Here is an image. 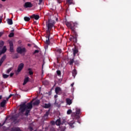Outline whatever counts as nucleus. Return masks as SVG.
Segmentation results:
<instances>
[{"label": "nucleus", "instance_id": "f257e3e1", "mask_svg": "<svg viewBox=\"0 0 131 131\" xmlns=\"http://www.w3.org/2000/svg\"><path fill=\"white\" fill-rule=\"evenodd\" d=\"M66 25L68 28H70L72 31L73 36L70 38V40L74 43H77L78 34L75 29L78 27L79 24L77 22L73 23L67 21L66 22Z\"/></svg>", "mask_w": 131, "mask_h": 131}, {"label": "nucleus", "instance_id": "f03ea898", "mask_svg": "<svg viewBox=\"0 0 131 131\" xmlns=\"http://www.w3.org/2000/svg\"><path fill=\"white\" fill-rule=\"evenodd\" d=\"M32 108V102L28 103L27 104H21L20 105L19 111L21 112H24L26 111V115H28V113L30 112V110Z\"/></svg>", "mask_w": 131, "mask_h": 131}, {"label": "nucleus", "instance_id": "7ed1b4c3", "mask_svg": "<svg viewBox=\"0 0 131 131\" xmlns=\"http://www.w3.org/2000/svg\"><path fill=\"white\" fill-rule=\"evenodd\" d=\"M50 18H52V19H50V30L55 27V24H56L55 20L58 21V18L56 17V15H50Z\"/></svg>", "mask_w": 131, "mask_h": 131}, {"label": "nucleus", "instance_id": "20e7f679", "mask_svg": "<svg viewBox=\"0 0 131 131\" xmlns=\"http://www.w3.org/2000/svg\"><path fill=\"white\" fill-rule=\"evenodd\" d=\"M4 42L3 41H0V56L3 55V54H5L6 52H7V48L6 46H4L2 50L1 49V47H3L4 46Z\"/></svg>", "mask_w": 131, "mask_h": 131}, {"label": "nucleus", "instance_id": "39448f33", "mask_svg": "<svg viewBox=\"0 0 131 131\" xmlns=\"http://www.w3.org/2000/svg\"><path fill=\"white\" fill-rule=\"evenodd\" d=\"M17 52L19 54H24L26 52V50L23 47H18L17 49Z\"/></svg>", "mask_w": 131, "mask_h": 131}, {"label": "nucleus", "instance_id": "423d86ee", "mask_svg": "<svg viewBox=\"0 0 131 131\" xmlns=\"http://www.w3.org/2000/svg\"><path fill=\"white\" fill-rule=\"evenodd\" d=\"M80 109L76 108V113H73V116L74 115V117H77V119H79L80 116L79 115H80Z\"/></svg>", "mask_w": 131, "mask_h": 131}, {"label": "nucleus", "instance_id": "0eeeda50", "mask_svg": "<svg viewBox=\"0 0 131 131\" xmlns=\"http://www.w3.org/2000/svg\"><path fill=\"white\" fill-rule=\"evenodd\" d=\"M55 93L56 95H61L62 94V89L59 86L55 88Z\"/></svg>", "mask_w": 131, "mask_h": 131}, {"label": "nucleus", "instance_id": "6e6552de", "mask_svg": "<svg viewBox=\"0 0 131 131\" xmlns=\"http://www.w3.org/2000/svg\"><path fill=\"white\" fill-rule=\"evenodd\" d=\"M50 38H49V36H48V39L46 40V42H45V50H47L48 49V48H49V45H50Z\"/></svg>", "mask_w": 131, "mask_h": 131}, {"label": "nucleus", "instance_id": "1a4fd4ad", "mask_svg": "<svg viewBox=\"0 0 131 131\" xmlns=\"http://www.w3.org/2000/svg\"><path fill=\"white\" fill-rule=\"evenodd\" d=\"M25 8H31L32 7V4L30 2H26L24 5Z\"/></svg>", "mask_w": 131, "mask_h": 131}, {"label": "nucleus", "instance_id": "9d476101", "mask_svg": "<svg viewBox=\"0 0 131 131\" xmlns=\"http://www.w3.org/2000/svg\"><path fill=\"white\" fill-rule=\"evenodd\" d=\"M23 67H24V64L20 63L18 66V69H17V72H20V71H21V70H22V69H23Z\"/></svg>", "mask_w": 131, "mask_h": 131}, {"label": "nucleus", "instance_id": "9b49d317", "mask_svg": "<svg viewBox=\"0 0 131 131\" xmlns=\"http://www.w3.org/2000/svg\"><path fill=\"white\" fill-rule=\"evenodd\" d=\"M30 18H32V19H35V20H38V19H39V16L38 15L34 14L31 16Z\"/></svg>", "mask_w": 131, "mask_h": 131}, {"label": "nucleus", "instance_id": "f8f14e48", "mask_svg": "<svg viewBox=\"0 0 131 131\" xmlns=\"http://www.w3.org/2000/svg\"><path fill=\"white\" fill-rule=\"evenodd\" d=\"M73 51L74 56H75L76 54H77L78 52V50L76 48H74V49H73Z\"/></svg>", "mask_w": 131, "mask_h": 131}, {"label": "nucleus", "instance_id": "ddd939ff", "mask_svg": "<svg viewBox=\"0 0 131 131\" xmlns=\"http://www.w3.org/2000/svg\"><path fill=\"white\" fill-rule=\"evenodd\" d=\"M29 80V77H27L25 78L24 83H23V85H25V84H26V83H27V82H28Z\"/></svg>", "mask_w": 131, "mask_h": 131}, {"label": "nucleus", "instance_id": "4468645a", "mask_svg": "<svg viewBox=\"0 0 131 131\" xmlns=\"http://www.w3.org/2000/svg\"><path fill=\"white\" fill-rule=\"evenodd\" d=\"M66 101H67V104L69 105H70L72 103V100H71L70 98H67Z\"/></svg>", "mask_w": 131, "mask_h": 131}, {"label": "nucleus", "instance_id": "2eb2a0df", "mask_svg": "<svg viewBox=\"0 0 131 131\" xmlns=\"http://www.w3.org/2000/svg\"><path fill=\"white\" fill-rule=\"evenodd\" d=\"M6 60V56H4L0 60V66H2V64L4 62V61Z\"/></svg>", "mask_w": 131, "mask_h": 131}, {"label": "nucleus", "instance_id": "dca6fc26", "mask_svg": "<svg viewBox=\"0 0 131 131\" xmlns=\"http://www.w3.org/2000/svg\"><path fill=\"white\" fill-rule=\"evenodd\" d=\"M77 75V71L75 69H74L72 71V76L75 78L76 75Z\"/></svg>", "mask_w": 131, "mask_h": 131}, {"label": "nucleus", "instance_id": "f3484780", "mask_svg": "<svg viewBox=\"0 0 131 131\" xmlns=\"http://www.w3.org/2000/svg\"><path fill=\"white\" fill-rule=\"evenodd\" d=\"M9 43H10V51L13 52V42L11 41L9 42Z\"/></svg>", "mask_w": 131, "mask_h": 131}, {"label": "nucleus", "instance_id": "a211bd4d", "mask_svg": "<svg viewBox=\"0 0 131 131\" xmlns=\"http://www.w3.org/2000/svg\"><path fill=\"white\" fill-rule=\"evenodd\" d=\"M7 104V101L6 100H3L1 103V107H5V105Z\"/></svg>", "mask_w": 131, "mask_h": 131}, {"label": "nucleus", "instance_id": "6ab92c4d", "mask_svg": "<svg viewBox=\"0 0 131 131\" xmlns=\"http://www.w3.org/2000/svg\"><path fill=\"white\" fill-rule=\"evenodd\" d=\"M75 121H72L70 122L69 123V124L70 126L71 127V128H74L73 124H74Z\"/></svg>", "mask_w": 131, "mask_h": 131}, {"label": "nucleus", "instance_id": "aec40b11", "mask_svg": "<svg viewBox=\"0 0 131 131\" xmlns=\"http://www.w3.org/2000/svg\"><path fill=\"white\" fill-rule=\"evenodd\" d=\"M55 123L58 126L61 125V120H60V119H58L55 122Z\"/></svg>", "mask_w": 131, "mask_h": 131}, {"label": "nucleus", "instance_id": "412c9836", "mask_svg": "<svg viewBox=\"0 0 131 131\" xmlns=\"http://www.w3.org/2000/svg\"><path fill=\"white\" fill-rule=\"evenodd\" d=\"M47 27L48 28L47 32L48 33H50V23H47Z\"/></svg>", "mask_w": 131, "mask_h": 131}, {"label": "nucleus", "instance_id": "4be33fe9", "mask_svg": "<svg viewBox=\"0 0 131 131\" xmlns=\"http://www.w3.org/2000/svg\"><path fill=\"white\" fill-rule=\"evenodd\" d=\"M74 62V58L73 59H70V61H69V64L70 66H73V63Z\"/></svg>", "mask_w": 131, "mask_h": 131}, {"label": "nucleus", "instance_id": "5701e85b", "mask_svg": "<svg viewBox=\"0 0 131 131\" xmlns=\"http://www.w3.org/2000/svg\"><path fill=\"white\" fill-rule=\"evenodd\" d=\"M7 22L9 25H12V24H13V20L11 19H8Z\"/></svg>", "mask_w": 131, "mask_h": 131}, {"label": "nucleus", "instance_id": "b1692460", "mask_svg": "<svg viewBox=\"0 0 131 131\" xmlns=\"http://www.w3.org/2000/svg\"><path fill=\"white\" fill-rule=\"evenodd\" d=\"M28 71H29V74L30 75H32V74H33V72L32 71V70L31 69H29Z\"/></svg>", "mask_w": 131, "mask_h": 131}, {"label": "nucleus", "instance_id": "393cba45", "mask_svg": "<svg viewBox=\"0 0 131 131\" xmlns=\"http://www.w3.org/2000/svg\"><path fill=\"white\" fill-rule=\"evenodd\" d=\"M43 107L44 108H50V104H45L43 105Z\"/></svg>", "mask_w": 131, "mask_h": 131}, {"label": "nucleus", "instance_id": "a878e982", "mask_svg": "<svg viewBox=\"0 0 131 131\" xmlns=\"http://www.w3.org/2000/svg\"><path fill=\"white\" fill-rule=\"evenodd\" d=\"M73 3V0H67V4H68L69 5H72Z\"/></svg>", "mask_w": 131, "mask_h": 131}, {"label": "nucleus", "instance_id": "bb28decb", "mask_svg": "<svg viewBox=\"0 0 131 131\" xmlns=\"http://www.w3.org/2000/svg\"><path fill=\"white\" fill-rule=\"evenodd\" d=\"M24 20H25V21H26L28 22V21H30V18H29V17H25Z\"/></svg>", "mask_w": 131, "mask_h": 131}, {"label": "nucleus", "instance_id": "cd10ccee", "mask_svg": "<svg viewBox=\"0 0 131 131\" xmlns=\"http://www.w3.org/2000/svg\"><path fill=\"white\" fill-rule=\"evenodd\" d=\"M56 73H57V75L58 76H60L61 75V71L60 70H57L56 71Z\"/></svg>", "mask_w": 131, "mask_h": 131}, {"label": "nucleus", "instance_id": "c85d7f7f", "mask_svg": "<svg viewBox=\"0 0 131 131\" xmlns=\"http://www.w3.org/2000/svg\"><path fill=\"white\" fill-rule=\"evenodd\" d=\"M50 124H51L52 125H55V124H56V122H55V121H54V120H52V121L50 122Z\"/></svg>", "mask_w": 131, "mask_h": 131}, {"label": "nucleus", "instance_id": "c756f323", "mask_svg": "<svg viewBox=\"0 0 131 131\" xmlns=\"http://www.w3.org/2000/svg\"><path fill=\"white\" fill-rule=\"evenodd\" d=\"M34 105H38L39 104V101L38 100H36L35 102L33 103Z\"/></svg>", "mask_w": 131, "mask_h": 131}, {"label": "nucleus", "instance_id": "7c9ffc66", "mask_svg": "<svg viewBox=\"0 0 131 131\" xmlns=\"http://www.w3.org/2000/svg\"><path fill=\"white\" fill-rule=\"evenodd\" d=\"M72 113V110L71 109H69L68 111H67V114L68 115H70Z\"/></svg>", "mask_w": 131, "mask_h": 131}, {"label": "nucleus", "instance_id": "2f4dec72", "mask_svg": "<svg viewBox=\"0 0 131 131\" xmlns=\"http://www.w3.org/2000/svg\"><path fill=\"white\" fill-rule=\"evenodd\" d=\"M13 36H14V33H11L9 35V37H13Z\"/></svg>", "mask_w": 131, "mask_h": 131}, {"label": "nucleus", "instance_id": "473e14b6", "mask_svg": "<svg viewBox=\"0 0 131 131\" xmlns=\"http://www.w3.org/2000/svg\"><path fill=\"white\" fill-rule=\"evenodd\" d=\"M13 69V68H10V69H9L8 70H7V73H10V72H11V71H12V70Z\"/></svg>", "mask_w": 131, "mask_h": 131}, {"label": "nucleus", "instance_id": "72a5a7b5", "mask_svg": "<svg viewBox=\"0 0 131 131\" xmlns=\"http://www.w3.org/2000/svg\"><path fill=\"white\" fill-rule=\"evenodd\" d=\"M3 77H4V78H8V77H9V75H6V74H3Z\"/></svg>", "mask_w": 131, "mask_h": 131}, {"label": "nucleus", "instance_id": "f704fd0d", "mask_svg": "<svg viewBox=\"0 0 131 131\" xmlns=\"http://www.w3.org/2000/svg\"><path fill=\"white\" fill-rule=\"evenodd\" d=\"M57 52H58V53L61 54V53H62V50H61V49H57Z\"/></svg>", "mask_w": 131, "mask_h": 131}, {"label": "nucleus", "instance_id": "c9c22d12", "mask_svg": "<svg viewBox=\"0 0 131 131\" xmlns=\"http://www.w3.org/2000/svg\"><path fill=\"white\" fill-rule=\"evenodd\" d=\"M11 97H12V95H10L8 97L6 98L7 101H8L9 99H10V98H11Z\"/></svg>", "mask_w": 131, "mask_h": 131}, {"label": "nucleus", "instance_id": "e433bc0d", "mask_svg": "<svg viewBox=\"0 0 131 131\" xmlns=\"http://www.w3.org/2000/svg\"><path fill=\"white\" fill-rule=\"evenodd\" d=\"M11 97H12V95H10L8 97L6 98L7 101H8L9 99H10V98H11Z\"/></svg>", "mask_w": 131, "mask_h": 131}, {"label": "nucleus", "instance_id": "4c0bfd02", "mask_svg": "<svg viewBox=\"0 0 131 131\" xmlns=\"http://www.w3.org/2000/svg\"><path fill=\"white\" fill-rule=\"evenodd\" d=\"M14 131H21V130L19 128H16Z\"/></svg>", "mask_w": 131, "mask_h": 131}, {"label": "nucleus", "instance_id": "58836bf2", "mask_svg": "<svg viewBox=\"0 0 131 131\" xmlns=\"http://www.w3.org/2000/svg\"><path fill=\"white\" fill-rule=\"evenodd\" d=\"M50 131H56L55 128H51Z\"/></svg>", "mask_w": 131, "mask_h": 131}, {"label": "nucleus", "instance_id": "ea45409f", "mask_svg": "<svg viewBox=\"0 0 131 131\" xmlns=\"http://www.w3.org/2000/svg\"><path fill=\"white\" fill-rule=\"evenodd\" d=\"M3 34H4V32H0V37L3 35Z\"/></svg>", "mask_w": 131, "mask_h": 131}, {"label": "nucleus", "instance_id": "a19ab883", "mask_svg": "<svg viewBox=\"0 0 131 131\" xmlns=\"http://www.w3.org/2000/svg\"><path fill=\"white\" fill-rule=\"evenodd\" d=\"M38 50H35V51H34V54H36V53H38Z\"/></svg>", "mask_w": 131, "mask_h": 131}, {"label": "nucleus", "instance_id": "79ce46f5", "mask_svg": "<svg viewBox=\"0 0 131 131\" xmlns=\"http://www.w3.org/2000/svg\"><path fill=\"white\" fill-rule=\"evenodd\" d=\"M54 98H55V99H56L57 98H58V95H55L54 96Z\"/></svg>", "mask_w": 131, "mask_h": 131}, {"label": "nucleus", "instance_id": "37998d69", "mask_svg": "<svg viewBox=\"0 0 131 131\" xmlns=\"http://www.w3.org/2000/svg\"><path fill=\"white\" fill-rule=\"evenodd\" d=\"M39 5H40V4L42 3V0H39Z\"/></svg>", "mask_w": 131, "mask_h": 131}, {"label": "nucleus", "instance_id": "c03bdc74", "mask_svg": "<svg viewBox=\"0 0 131 131\" xmlns=\"http://www.w3.org/2000/svg\"><path fill=\"white\" fill-rule=\"evenodd\" d=\"M13 75H14V73H11L10 74V77H12V76H13Z\"/></svg>", "mask_w": 131, "mask_h": 131}, {"label": "nucleus", "instance_id": "a18cd8bd", "mask_svg": "<svg viewBox=\"0 0 131 131\" xmlns=\"http://www.w3.org/2000/svg\"><path fill=\"white\" fill-rule=\"evenodd\" d=\"M74 83H72L71 84V86L72 87H73V85H74Z\"/></svg>", "mask_w": 131, "mask_h": 131}, {"label": "nucleus", "instance_id": "49530a36", "mask_svg": "<svg viewBox=\"0 0 131 131\" xmlns=\"http://www.w3.org/2000/svg\"><path fill=\"white\" fill-rule=\"evenodd\" d=\"M0 23H2V18H0Z\"/></svg>", "mask_w": 131, "mask_h": 131}, {"label": "nucleus", "instance_id": "de8ad7c7", "mask_svg": "<svg viewBox=\"0 0 131 131\" xmlns=\"http://www.w3.org/2000/svg\"><path fill=\"white\" fill-rule=\"evenodd\" d=\"M75 64H78V62H77V61H75Z\"/></svg>", "mask_w": 131, "mask_h": 131}, {"label": "nucleus", "instance_id": "09e8293b", "mask_svg": "<svg viewBox=\"0 0 131 131\" xmlns=\"http://www.w3.org/2000/svg\"><path fill=\"white\" fill-rule=\"evenodd\" d=\"M2 2H6V0H2Z\"/></svg>", "mask_w": 131, "mask_h": 131}, {"label": "nucleus", "instance_id": "8fccbe9b", "mask_svg": "<svg viewBox=\"0 0 131 131\" xmlns=\"http://www.w3.org/2000/svg\"><path fill=\"white\" fill-rule=\"evenodd\" d=\"M2 99V96H0V100Z\"/></svg>", "mask_w": 131, "mask_h": 131}, {"label": "nucleus", "instance_id": "3c124183", "mask_svg": "<svg viewBox=\"0 0 131 131\" xmlns=\"http://www.w3.org/2000/svg\"><path fill=\"white\" fill-rule=\"evenodd\" d=\"M51 32H50V35H51Z\"/></svg>", "mask_w": 131, "mask_h": 131}, {"label": "nucleus", "instance_id": "603ef678", "mask_svg": "<svg viewBox=\"0 0 131 131\" xmlns=\"http://www.w3.org/2000/svg\"><path fill=\"white\" fill-rule=\"evenodd\" d=\"M50 106H51V104L50 105Z\"/></svg>", "mask_w": 131, "mask_h": 131}, {"label": "nucleus", "instance_id": "864d4df0", "mask_svg": "<svg viewBox=\"0 0 131 131\" xmlns=\"http://www.w3.org/2000/svg\"><path fill=\"white\" fill-rule=\"evenodd\" d=\"M0 126H1V124H0Z\"/></svg>", "mask_w": 131, "mask_h": 131}]
</instances>
